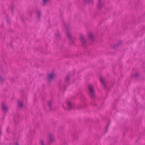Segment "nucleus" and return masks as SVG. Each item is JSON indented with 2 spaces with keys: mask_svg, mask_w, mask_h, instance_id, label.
I'll list each match as a JSON object with an SVG mask.
<instances>
[{
  "mask_svg": "<svg viewBox=\"0 0 145 145\" xmlns=\"http://www.w3.org/2000/svg\"><path fill=\"white\" fill-rule=\"evenodd\" d=\"M1 108L5 113L7 112L8 110V107L4 103H2L1 104Z\"/></svg>",
  "mask_w": 145,
  "mask_h": 145,
  "instance_id": "nucleus-9",
  "label": "nucleus"
},
{
  "mask_svg": "<svg viewBox=\"0 0 145 145\" xmlns=\"http://www.w3.org/2000/svg\"><path fill=\"white\" fill-rule=\"evenodd\" d=\"M50 0H43V4L44 5H46L48 4Z\"/></svg>",
  "mask_w": 145,
  "mask_h": 145,
  "instance_id": "nucleus-18",
  "label": "nucleus"
},
{
  "mask_svg": "<svg viewBox=\"0 0 145 145\" xmlns=\"http://www.w3.org/2000/svg\"><path fill=\"white\" fill-rule=\"evenodd\" d=\"M139 75V73L138 72H136L134 75V76L135 77H137Z\"/></svg>",
  "mask_w": 145,
  "mask_h": 145,
  "instance_id": "nucleus-22",
  "label": "nucleus"
},
{
  "mask_svg": "<svg viewBox=\"0 0 145 145\" xmlns=\"http://www.w3.org/2000/svg\"><path fill=\"white\" fill-rule=\"evenodd\" d=\"M15 145H19V144H18L17 143H16L15 144Z\"/></svg>",
  "mask_w": 145,
  "mask_h": 145,
  "instance_id": "nucleus-26",
  "label": "nucleus"
},
{
  "mask_svg": "<svg viewBox=\"0 0 145 145\" xmlns=\"http://www.w3.org/2000/svg\"><path fill=\"white\" fill-rule=\"evenodd\" d=\"M85 3H88L89 4H92L93 3V0H84Z\"/></svg>",
  "mask_w": 145,
  "mask_h": 145,
  "instance_id": "nucleus-17",
  "label": "nucleus"
},
{
  "mask_svg": "<svg viewBox=\"0 0 145 145\" xmlns=\"http://www.w3.org/2000/svg\"><path fill=\"white\" fill-rule=\"evenodd\" d=\"M40 141L41 145H44L43 140H41Z\"/></svg>",
  "mask_w": 145,
  "mask_h": 145,
  "instance_id": "nucleus-20",
  "label": "nucleus"
},
{
  "mask_svg": "<svg viewBox=\"0 0 145 145\" xmlns=\"http://www.w3.org/2000/svg\"><path fill=\"white\" fill-rule=\"evenodd\" d=\"M59 32H57V34L56 35V37H58L59 36Z\"/></svg>",
  "mask_w": 145,
  "mask_h": 145,
  "instance_id": "nucleus-24",
  "label": "nucleus"
},
{
  "mask_svg": "<svg viewBox=\"0 0 145 145\" xmlns=\"http://www.w3.org/2000/svg\"><path fill=\"white\" fill-rule=\"evenodd\" d=\"M121 42L120 41L119 42L118 44L117 45H115L114 46V48H117L118 47V46L119 45H120V44H121Z\"/></svg>",
  "mask_w": 145,
  "mask_h": 145,
  "instance_id": "nucleus-19",
  "label": "nucleus"
},
{
  "mask_svg": "<svg viewBox=\"0 0 145 145\" xmlns=\"http://www.w3.org/2000/svg\"><path fill=\"white\" fill-rule=\"evenodd\" d=\"M23 106V102L20 101H18V107L21 108Z\"/></svg>",
  "mask_w": 145,
  "mask_h": 145,
  "instance_id": "nucleus-12",
  "label": "nucleus"
},
{
  "mask_svg": "<svg viewBox=\"0 0 145 145\" xmlns=\"http://www.w3.org/2000/svg\"><path fill=\"white\" fill-rule=\"evenodd\" d=\"M80 40L84 47H86L87 46V41L85 38L84 36L82 35H80Z\"/></svg>",
  "mask_w": 145,
  "mask_h": 145,
  "instance_id": "nucleus-3",
  "label": "nucleus"
},
{
  "mask_svg": "<svg viewBox=\"0 0 145 145\" xmlns=\"http://www.w3.org/2000/svg\"><path fill=\"white\" fill-rule=\"evenodd\" d=\"M88 88L90 97L92 99H94L95 97V92L93 86L92 85H89L88 86Z\"/></svg>",
  "mask_w": 145,
  "mask_h": 145,
  "instance_id": "nucleus-1",
  "label": "nucleus"
},
{
  "mask_svg": "<svg viewBox=\"0 0 145 145\" xmlns=\"http://www.w3.org/2000/svg\"><path fill=\"white\" fill-rule=\"evenodd\" d=\"M35 14L37 20H39L40 19L42 15L41 12L40 10H37L35 12Z\"/></svg>",
  "mask_w": 145,
  "mask_h": 145,
  "instance_id": "nucleus-8",
  "label": "nucleus"
},
{
  "mask_svg": "<svg viewBox=\"0 0 145 145\" xmlns=\"http://www.w3.org/2000/svg\"><path fill=\"white\" fill-rule=\"evenodd\" d=\"M88 37L92 41L93 39V37L92 33L91 32H89L88 33Z\"/></svg>",
  "mask_w": 145,
  "mask_h": 145,
  "instance_id": "nucleus-16",
  "label": "nucleus"
},
{
  "mask_svg": "<svg viewBox=\"0 0 145 145\" xmlns=\"http://www.w3.org/2000/svg\"><path fill=\"white\" fill-rule=\"evenodd\" d=\"M55 76V74L54 73L51 72L48 74L47 79L49 82H51L53 80Z\"/></svg>",
  "mask_w": 145,
  "mask_h": 145,
  "instance_id": "nucleus-2",
  "label": "nucleus"
},
{
  "mask_svg": "<svg viewBox=\"0 0 145 145\" xmlns=\"http://www.w3.org/2000/svg\"><path fill=\"white\" fill-rule=\"evenodd\" d=\"M59 86L62 89L65 88V86L63 84L61 81H60L59 83Z\"/></svg>",
  "mask_w": 145,
  "mask_h": 145,
  "instance_id": "nucleus-14",
  "label": "nucleus"
},
{
  "mask_svg": "<svg viewBox=\"0 0 145 145\" xmlns=\"http://www.w3.org/2000/svg\"><path fill=\"white\" fill-rule=\"evenodd\" d=\"M70 78L71 76L70 75H68L67 76L65 80L67 84H69L68 82L70 80Z\"/></svg>",
  "mask_w": 145,
  "mask_h": 145,
  "instance_id": "nucleus-15",
  "label": "nucleus"
},
{
  "mask_svg": "<svg viewBox=\"0 0 145 145\" xmlns=\"http://www.w3.org/2000/svg\"><path fill=\"white\" fill-rule=\"evenodd\" d=\"M48 137L50 140L51 142H53L55 141L54 137L53 134L49 133L48 135Z\"/></svg>",
  "mask_w": 145,
  "mask_h": 145,
  "instance_id": "nucleus-10",
  "label": "nucleus"
},
{
  "mask_svg": "<svg viewBox=\"0 0 145 145\" xmlns=\"http://www.w3.org/2000/svg\"><path fill=\"white\" fill-rule=\"evenodd\" d=\"M66 32L67 37L68 38L71 40V41L70 42L71 44H72L73 43V42L72 40V36L69 33V28L67 27L66 28Z\"/></svg>",
  "mask_w": 145,
  "mask_h": 145,
  "instance_id": "nucleus-6",
  "label": "nucleus"
},
{
  "mask_svg": "<svg viewBox=\"0 0 145 145\" xmlns=\"http://www.w3.org/2000/svg\"><path fill=\"white\" fill-rule=\"evenodd\" d=\"M100 80L103 85L105 86V79L103 78L101 76L100 78Z\"/></svg>",
  "mask_w": 145,
  "mask_h": 145,
  "instance_id": "nucleus-13",
  "label": "nucleus"
},
{
  "mask_svg": "<svg viewBox=\"0 0 145 145\" xmlns=\"http://www.w3.org/2000/svg\"><path fill=\"white\" fill-rule=\"evenodd\" d=\"M48 105L49 106L50 110H54L55 109L54 108L52 105V101L51 100H50L48 101Z\"/></svg>",
  "mask_w": 145,
  "mask_h": 145,
  "instance_id": "nucleus-11",
  "label": "nucleus"
},
{
  "mask_svg": "<svg viewBox=\"0 0 145 145\" xmlns=\"http://www.w3.org/2000/svg\"><path fill=\"white\" fill-rule=\"evenodd\" d=\"M82 99H84V97H82V98L81 99L82 101V103L78 105L77 106V108L78 109L80 110L83 109L86 106L85 102L84 100L83 101V99L82 100Z\"/></svg>",
  "mask_w": 145,
  "mask_h": 145,
  "instance_id": "nucleus-5",
  "label": "nucleus"
},
{
  "mask_svg": "<svg viewBox=\"0 0 145 145\" xmlns=\"http://www.w3.org/2000/svg\"><path fill=\"white\" fill-rule=\"evenodd\" d=\"M105 3V0H98V3L97 4V7L99 9L101 8L103 5Z\"/></svg>",
  "mask_w": 145,
  "mask_h": 145,
  "instance_id": "nucleus-7",
  "label": "nucleus"
},
{
  "mask_svg": "<svg viewBox=\"0 0 145 145\" xmlns=\"http://www.w3.org/2000/svg\"><path fill=\"white\" fill-rule=\"evenodd\" d=\"M108 125H107V128H106V130H107L108 129Z\"/></svg>",
  "mask_w": 145,
  "mask_h": 145,
  "instance_id": "nucleus-25",
  "label": "nucleus"
},
{
  "mask_svg": "<svg viewBox=\"0 0 145 145\" xmlns=\"http://www.w3.org/2000/svg\"><path fill=\"white\" fill-rule=\"evenodd\" d=\"M66 105L67 109L68 110H70L73 109L74 107V104L72 102L69 101H68L67 102Z\"/></svg>",
  "mask_w": 145,
  "mask_h": 145,
  "instance_id": "nucleus-4",
  "label": "nucleus"
},
{
  "mask_svg": "<svg viewBox=\"0 0 145 145\" xmlns=\"http://www.w3.org/2000/svg\"><path fill=\"white\" fill-rule=\"evenodd\" d=\"M5 80V79L1 77H0V80L1 82H3Z\"/></svg>",
  "mask_w": 145,
  "mask_h": 145,
  "instance_id": "nucleus-21",
  "label": "nucleus"
},
{
  "mask_svg": "<svg viewBox=\"0 0 145 145\" xmlns=\"http://www.w3.org/2000/svg\"><path fill=\"white\" fill-rule=\"evenodd\" d=\"M11 8V10L13 12V10L14 8V7H11V8Z\"/></svg>",
  "mask_w": 145,
  "mask_h": 145,
  "instance_id": "nucleus-23",
  "label": "nucleus"
},
{
  "mask_svg": "<svg viewBox=\"0 0 145 145\" xmlns=\"http://www.w3.org/2000/svg\"><path fill=\"white\" fill-rule=\"evenodd\" d=\"M7 22H8V20H7Z\"/></svg>",
  "mask_w": 145,
  "mask_h": 145,
  "instance_id": "nucleus-27",
  "label": "nucleus"
}]
</instances>
